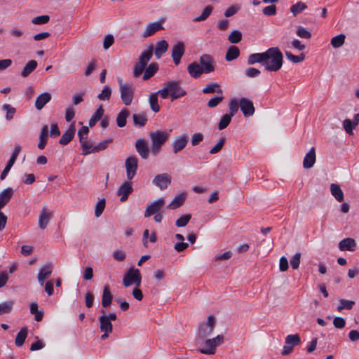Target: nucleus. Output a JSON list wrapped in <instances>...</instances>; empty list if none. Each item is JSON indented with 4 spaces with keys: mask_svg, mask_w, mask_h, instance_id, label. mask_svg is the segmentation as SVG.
Wrapping results in <instances>:
<instances>
[{
    "mask_svg": "<svg viewBox=\"0 0 359 359\" xmlns=\"http://www.w3.org/2000/svg\"><path fill=\"white\" fill-rule=\"evenodd\" d=\"M215 318L214 316L210 315L208 317V321L203 323L199 325L198 328V338L196 340V344L198 346L202 345L201 339H205L212 332L215 326Z\"/></svg>",
    "mask_w": 359,
    "mask_h": 359,
    "instance_id": "6",
    "label": "nucleus"
},
{
    "mask_svg": "<svg viewBox=\"0 0 359 359\" xmlns=\"http://www.w3.org/2000/svg\"><path fill=\"white\" fill-rule=\"evenodd\" d=\"M130 114L128 109L123 108L116 116V124L118 127L123 128L126 125V120Z\"/></svg>",
    "mask_w": 359,
    "mask_h": 359,
    "instance_id": "38",
    "label": "nucleus"
},
{
    "mask_svg": "<svg viewBox=\"0 0 359 359\" xmlns=\"http://www.w3.org/2000/svg\"><path fill=\"white\" fill-rule=\"evenodd\" d=\"M111 142H112V139H111V138L106 139V140L99 142L97 144H96L95 146L93 147V152L97 153V152H100L101 151L106 149L108 147L109 144Z\"/></svg>",
    "mask_w": 359,
    "mask_h": 359,
    "instance_id": "54",
    "label": "nucleus"
},
{
    "mask_svg": "<svg viewBox=\"0 0 359 359\" xmlns=\"http://www.w3.org/2000/svg\"><path fill=\"white\" fill-rule=\"evenodd\" d=\"M53 213L46 206H43L39 215V226L41 229H45L48 226Z\"/></svg>",
    "mask_w": 359,
    "mask_h": 359,
    "instance_id": "15",
    "label": "nucleus"
},
{
    "mask_svg": "<svg viewBox=\"0 0 359 359\" xmlns=\"http://www.w3.org/2000/svg\"><path fill=\"white\" fill-rule=\"evenodd\" d=\"M104 111L102 106L100 105L89 120L88 125L90 127L94 126L102 118Z\"/></svg>",
    "mask_w": 359,
    "mask_h": 359,
    "instance_id": "43",
    "label": "nucleus"
},
{
    "mask_svg": "<svg viewBox=\"0 0 359 359\" xmlns=\"http://www.w3.org/2000/svg\"><path fill=\"white\" fill-rule=\"evenodd\" d=\"M141 273L137 269L130 267L123 275V284L125 287H130L133 285L139 287L141 285Z\"/></svg>",
    "mask_w": 359,
    "mask_h": 359,
    "instance_id": "7",
    "label": "nucleus"
},
{
    "mask_svg": "<svg viewBox=\"0 0 359 359\" xmlns=\"http://www.w3.org/2000/svg\"><path fill=\"white\" fill-rule=\"evenodd\" d=\"M81 144L83 155L86 156L91 153H94L93 144L90 141L84 140L81 142Z\"/></svg>",
    "mask_w": 359,
    "mask_h": 359,
    "instance_id": "53",
    "label": "nucleus"
},
{
    "mask_svg": "<svg viewBox=\"0 0 359 359\" xmlns=\"http://www.w3.org/2000/svg\"><path fill=\"white\" fill-rule=\"evenodd\" d=\"M198 63L204 74H210L215 69L216 62L209 54H203L201 55Z\"/></svg>",
    "mask_w": 359,
    "mask_h": 359,
    "instance_id": "8",
    "label": "nucleus"
},
{
    "mask_svg": "<svg viewBox=\"0 0 359 359\" xmlns=\"http://www.w3.org/2000/svg\"><path fill=\"white\" fill-rule=\"evenodd\" d=\"M2 109L6 112L5 118L7 121H11L13 118L15 114L16 113L15 108L9 104H4L2 105Z\"/></svg>",
    "mask_w": 359,
    "mask_h": 359,
    "instance_id": "49",
    "label": "nucleus"
},
{
    "mask_svg": "<svg viewBox=\"0 0 359 359\" xmlns=\"http://www.w3.org/2000/svg\"><path fill=\"white\" fill-rule=\"evenodd\" d=\"M126 175L129 180L133 179L136 175L138 167V158L135 156H128L125 163Z\"/></svg>",
    "mask_w": 359,
    "mask_h": 359,
    "instance_id": "9",
    "label": "nucleus"
},
{
    "mask_svg": "<svg viewBox=\"0 0 359 359\" xmlns=\"http://www.w3.org/2000/svg\"><path fill=\"white\" fill-rule=\"evenodd\" d=\"M357 123L352 121L351 120L346 118L343 121V127L344 130L349 135L353 134V129L356 127Z\"/></svg>",
    "mask_w": 359,
    "mask_h": 359,
    "instance_id": "55",
    "label": "nucleus"
},
{
    "mask_svg": "<svg viewBox=\"0 0 359 359\" xmlns=\"http://www.w3.org/2000/svg\"><path fill=\"white\" fill-rule=\"evenodd\" d=\"M21 149L22 148L20 144H15V148H14V149L12 152V154L11 156V158L8 160V161L7 162L6 167L4 168L3 172H1V174L0 175V179L1 180H4L6 177L8 173L9 172L12 166L15 163V162L18 158V156L19 155V154L21 151Z\"/></svg>",
    "mask_w": 359,
    "mask_h": 359,
    "instance_id": "14",
    "label": "nucleus"
},
{
    "mask_svg": "<svg viewBox=\"0 0 359 359\" xmlns=\"http://www.w3.org/2000/svg\"><path fill=\"white\" fill-rule=\"evenodd\" d=\"M283 55L278 47H271L265 51L263 67L269 72H278L283 66Z\"/></svg>",
    "mask_w": 359,
    "mask_h": 359,
    "instance_id": "1",
    "label": "nucleus"
},
{
    "mask_svg": "<svg viewBox=\"0 0 359 359\" xmlns=\"http://www.w3.org/2000/svg\"><path fill=\"white\" fill-rule=\"evenodd\" d=\"M135 149L142 158L147 159L149 158V149L145 140H137L135 142Z\"/></svg>",
    "mask_w": 359,
    "mask_h": 359,
    "instance_id": "21",
    "label": "nucleus"
},
{
    "mask_svg": "<svg viewBox=\"0 0 359 359\" xmlns=\"http://www.w3.org/2000/svg\"><path fill=\"white\" fill-rule=\"evenodd\" d=\"M171 182L172 177L168 173L158 174L152 180L153 184L159 188L161 191L166 189L171 184Z\"/></svg>",
    "mask_w": 359,
    "mask_h": 359,
    "instance_id": "12",
    "label": "nucleus"
},
{
    "mask_svg": "<svg viewBox=\"0 0 359 359\" xmlns=\"http://www.w3.org/2000/svg\"><path fill=\"white\" fill-rule=\"evenodd\" d=\"M165 200L163 198H159L154 202L149 203L144 212V217H149L156 213H158L164 205Z\"/></svg>",
    "mask_w": 359,
    "mask_h": 359,
    "instance_id": "16",
    "label": "nucleus"
},
{
    "mask_svg": "<svg viewBox=\"0 0 359 359\" xmlns=\"http://www.w3.org/2000/svg\"><path fill=\"white\" fill-rule=\"evenodd\" d=\"M301 342V339L299 334H289L285 337V344L284 345L282 351L283 355H289L293 350L294 346Z\"/></svg>",
    "mask_w": 359,
    "mask_h": 359,
    "instance_id": "11",
    "label": "nucleus"
},
{
    "mask_svg": "<svg viewBox=\"0 0 359 359\" xmlns=\"http://www.w3.org/2000/svg\"><path fill=\"white\" fill-rule=\"evenodd\" d=\"M356 248V242L352 238H346L341 240L339 243V248L341 251H354Z\"/></svg>",
    "mask_w": 359,
    "mask_h": 359,
    "instance_id": "24",
    "label": "nucleus"
},
{
    "mask_svg": "<svg viewBox=\"0 0 359 359\" xmlns=\"http://www.w3.org/2000/svg\"><path fill=\"white\" fill-rule=\"evenodd\" d=\"M242 39V34L239 30L235 29L228 36V40L231 43H237Z\"/></svg>",
    "mask_w": 359,
    "mask_h": 359,
    "instance_id": "60",
    "label": "nucleus"
},
{
    "mask_svg": "<svg viewBox=\"0 0 359 359\" xmlns=\"http://www.w3.org/2000/svg\"><path fill=\"white\" fill-rule=\"evenodd\" d=\"M345 38L346 36L343 34L335 36L331 39V45L333 48H338L344 43Z\"/></svg>",
    "mask_w": 359,
    "mask_h": 359,
    "instance_id": "52",
    "label": "nucleus"
},
{
    "mask_svg": "<svg viewBox=\"0 0 359 359\" xmlns=\"http://www.w3.org/2000/svg\"><path fill=\"white\" fill-rule=\"evenodd\" d=\"M113 296L110 292L109 286L105 285L103 289L102 304L104 308L108 307L112 302Z\"/></svg>",
    "mask_w": 359,
    "mask_h": 359,
    "instance_id": "35",
    "label": "nucleus"
},
{
    "mask_svg": "<svg viewBox=\"0 0 359 359\" xmlns=\"http://www.w3.org/2000/svg\"><path fill=\"white\" fill-rule=\"evenodd\" d=\"M239 55L240 50L238 48L235 46H231L226 51L225 59L226 61L230 62L238 57Z\"/></svg>",
    "mask_w": 359,
    "mask_h": 359,
    "instance_id": "41",
    "label": "nucleus"
},
{
    "mask_svg": "<svg viewBox=\"0 0 359 359\" xmlns=\"http://www.w3.org/2000/svg\"><path fill=\"white\" fill-rule=\"evenodd\" d=\"M133 122L135 126L142 127L147 122V117L144 113L135 114L133 116Z\"/></svg>",
    "mask_w": 359,
    "mask_h": 359,
    "instance_id": "45",
    "label": "nucleus"
},
{
    "mask_svg": "<svg viewBox=\"0 0 359 359\" xmlns=\"http://www.w3.org/2000/svg\"><path fill=\"white\" fill-rule=\"evenodd\" d=\"M30 313L34 315V319L37 322H40L43 316V312L39 310L38 304L33 302L30 305Z\"/></svg>",
    "mask_w": 359,
    "mask_h": 359,
    "instance_id": "44",
    "label": "nucleus"
},
{
    "mask_svg": "<svg viewBox=\"0 0 359 359\" xmlns=\"http://www.w3.org/2000/svg\"><path fill=\"white\" fill-rule=\"evenodd\" d=\"M316 162V151L314 147H311L309 151L305 155L303 160V167L305 169L311 168Z\"/></svg>",
    "mask_w": 359,
    "mask_h": 359,
    "instance_id": "25",
    "label": "nucleus"
},
{
    "mask_svg": "<svg viewBox=\"0 0 359 359\" xmlns=\"http://www.w3.org/2000/svg\"><path fill=\"white\" fill-rule=\"evenodd\" d=\"M164 21V19H162L159 21L149 22L142 32V36L143 38H147L154 35L157 32L164 29L163 26Z\"/></svg>",
    "mask_w": 359,
    "mask_h": 359,
    "instance_id": "13",
    "label": "nucleus"
},
{
    "mask_svg": "<svg viewBox=\"0 0 359 359\" xmlns=\"http://www.w3.org/2000/svg\"><path fill=\"white\" fill-rule=\"evenodd\" d=\"M224 341V336L218 334L212 339H206L204 343L202 342L204 346L199 348L198 351L205 355H213L216 352L217 347L222 345Z\"/></svg>",
    "mask_w": 359,
    "mask_h": 359,
    "instance_id": "5",
    "label": "nucleus"
},
{
    "mask_svg": "<svg viewBox=\"0 0 359 359\" xmlns=\"http://www.w3.org/2000/svg\"><path fill=\"white\" fill-rule=\"evenodd\" d=\"M286 57L293 63H299L304 60L305 55L304 53H301L299 55H294L290 51L285 52Z\"/></svg>",
    "mask_w": 359,
    "mask_h": 359,
    "instance_id": "56",
    "label": "nucleus"
},
{
    "mask_svg": "<svg viewBox=\"0 0 359 359\" xmlns=\"http://www.w3.org/2000/svg\"><path fill=\"white\" fill-rule=\"evenodd\" d=\"M111 95V88L109 86H104L102 92L97 95V98L100 100L108 101L110 100Z\"/></svg>",
    "mask_w": 359,
    "mask_h": 359,
    "instance_id": "50",
    "label": "nucleus"
},
{
    "mask_svg": "<svg viewBox=\"0 0 359 359\" xmlns=\"http://www.w3.org/2000/svg\"><path fill=\"white\" fill-rule=\"evenodd\" d=\"M149 137L151 140V152L153 155L156 156L168 139L169 134L166 131L156 130L150 132Z\"/></svg>",
    "mask_w": 359,
    "mask_h": 359,
    "instance_id": "2",
    "label": "nucleus"
},
{
    "mask_svg": "<svg viewBox=\"0 0 359 359\" xmlns=\"http://www.w3.org/2000/svg\"><path fill=\"white\" fill-rule=\"evenodd\" d=\"M75 128L73 124H72L69 128L63 133L61 138L60 139L59 143L62 145H67L74 137L75 135Z\"/></svg>",
    "mask_w": 359,
    "mask_h": 359,
    "instance_id": "28",
    "label": "nucleus"
},
{
    "mask_svg": "<svg viewBox=\"0 0 359 359\" xmlns=\"http://www.w3.org/2000/svg\"><path fill=\"white\" fill-rule=\"evenodd\" d=\"M37 67V62L34 60H29L22 69L20 75L23 78L27 77Z\"/></svg>",
    "mask_w": 359,
    "mask_h": 359,
    "instance_id": "34",
    "label": "nucleus"
},
{
    "mask_svg": "<svg viewBox=\"0 0 359 359\" xmlns=\"http://www.w3.org/2000/svg\"><path fill=\"white\" fill-rule=\"evenodd\" d=\"M213 10V7L212 6H207L202 11V13L194 18V22H201L205 20L211 14Z\"/></svg>",
    "mask_w": 359,
    "mask_h": 359,
    "instance_id": "48",
    "label": "nucleus"
},
{
    "mask_svg": "<svg viewBox=\"0 0 359 359\" xmlns=\"http://www.w3.org/2000/svg\"><path fill=\"white\" fill-rule=\"evenodd\" d=\"M114 43V37L112 34H107L103 40V48L104 50L109 49Z\"/></svg>",
    "mask_w": 359,
    "mask_h": 359,
    "instance_id": "64",
    "label": "nucleus"
},
{
    "mask_svg": "<svg viewBox=\"0 0 359 359\" xmlns=\"http://www.w3.org/2000/svg\"><path fill=\"white\" fill-rule=\"evenodd\" d=\"M187 72L191 77L194 79L199 78L203 73L201 65L197 62H192L187 66Z\"/></svg>",
    "mask_w": 359,
    "mask_h": 359,
    "instance_id": "23",
    "label": "nucleus"
},
{
    "mask_svg": "<svg viewBox=\"0 0 359 359\" xmlns=\"http://www.w3.org/2000/svg\"><path fill=\"white\" fill-rule=\"evenodd\" d=\"M53 271L51 264H47L43 266L39 271L37 279L41 286L43 285L46 279L49 278Z\"/></svg>",
    "mask_w": 359,
    "mask_h": 359,
    "instance_id": "20",
    "label": "nucleus"
},
{
    "mask_svg": "<svg viewBox=\"0 0 359 359\" xmlns=\"http://www.w3.org/2000/svg\"><path fill=\"white\" fill-rule=\"evenodd\" d=\"M158 69V65L157 63H151L147 68L145 67L143 79L144 81L149 79L157 72Z\"/></svg>",
    "mask_w": 359,
    "mask_h": 359,
    "instance_id": "39",
    "label": "nucleus"
},
{
    "mask_svg": "<svg viewBox=\"0 0 359 359\" xmlns=\"http://www.w3.org/2000/svg\"><path fill=\"white\" fill-rule=\"evenodd\" d=\"M186 199V194H180L176 196L170 203L168 205V208L175 210L180 207Z\"/></svg>",
    "mask_w": 359,
    "mask_h": 359,
    "instance_id": "36",
    "label": "nucleus"
},
{
    "mask_svg": "<svg viewBox=\"0 0 359 359\" xmlns=\"http://www.w3.org/2000/svg\"><path fill=\"white\" fill-rule=\"evenodd\" d=\"M219 95L212 97L208 102V106L210 108L217 107L224 99L223 93L218 94Z\"/></svg>",
    "mask_w": 359,
    "mask_h": 359,
    "instance_id": "63",
    "label": "nucleus"
},
{
    "mask_svg": "<svg viewBox=\"0 0 359 359\" xmlns=\"http://www.w3.org/2000/svg\"><path fill=\"white\" fill-rule=\"evenodd\" d=\"M50 93L46 92L39 95L35 101V107L37 110H41L43 107L50 101Z\"/></svg>",
    "mask_w": 359,
    "mask_h": 359,
    "instance_id": "27",
    "label": "nucleus"
},
{
    "mask_svg": "<svg viewBox=\"0 0 359 359\" xmlns=\"http://www.w3.org/2000/svg\"><path fill=\"white\" fill-rule=\"evenodd\" d=\"M202 91L204 94L217 93V94L222 95L223 93L222 88L217 83H210L208 84L205 88H203Z\"/></svg>",
    "mask_w": 359,
    "mask_h": 359,
    "instance_id": "42",
    "label": "nucleus"
},
{
    "mask_svg": "<svg viewBox=\"0 0 359 359\" xmlns=\"http://www.w3.org/2000/svg\"><path fill=\"white\" fill-rule=\"evenodd\" d=\"M231 121V116L228 114H225L222 116L219 122L218 123V129L219 130L225 129Z\"/></svg>",
    "mask_w": 359,
    "mask_h": 359,
    "instance_id": "57",
    "label": "nucleus"
},
{
    "mask_svg": "<svg viewBox=\"0 0 359 359\" xmlns=\"http://www.w3.org/2000/svg\"><path fill=\"white\" fill-rule=\"evenodd\" d=\"M149 102L151 109L154 112L157 113L160 111V107L158 103V95L157 93H153L149 97Z\"/></svg>",
    "mask_w": 359,
    "mask_h": 359,
    "instance_id": "46",
    "label": "nucleus"
},
{
    "mask_svg": "<svg viewBox=\"0 0 359 359\" xmlns=\"http://www.w3.org/2000/svg\"><path fill=\"white\" fill-rule=\"evenodd\" d=\"M185 50L184 44L182 42H177L172 49V57L175 65H178Z\"/></svg>",
    "mask_w": 359,
    "mask_h": 359,
    "instance_id": "17",
    "label": "nucleus"
},
{
    "mask_svg": "<svg viewBox=\"0 0 359 359\" xmlns=\"http://www.w3.org/2000/svg\"><path fill=\"white\" fill-rule=\"evenodd\" d=\"M13 193V189L11 187H8L0 192V210L10 201Z\"/></svg>",
    "mask_w": 359,
    "mask_h": 359,
    "instance_id": "26",
    "label": "nucleus"
},
{
    "mask_svg": "<svg viewBox=\"0 0 359 359\" xmlns=\"http://www.w3.org/2000/svg\"><path fill=\"white\" fill-rule=\"evenodd\" d=\"M117 81L121 99L123 103L126 106L130 105L133 100L135 92V88L133 84L124 83L123 79L120 77L118 78Z\"/></svg>",
    "mask_w": 359,
    "mask_h": 359,
    "instance_id": "4",
    "label": "nucleus"
},
{
    "mask_svg": "<svg viewBox=\"0 0 359 359\" xmlns=\"http://www.w3.org/2000/svg\"><path fill=\"white\" fill-rule=\"evenodd\" d=\"M101 312L103 315L99 318L100 330L102 332H111L113 330L111 323L105 318L104 311L102 310Z\"/></svg>",
    "mask_w": 359,
    "mask_h": 359,
    "instance_id": "29",
    "label": "nucleus"
},
{
    "mask_svg": "<svg viewBox=\"0 0 359 359\" xmlns=\"http://www.w3.org/2000/svg\"><path fill=\"white\" fill-rule=\"evenodd\" d=\"M133 191L131 183L124 182L118 188L117 195L121 196L120 201L123 202L128 199V195Z\"/></svg>",
    "mask_w": 359,
    "mask_h": 359,
    "instance_id": "22",
    "label": "nucleus"
},
{
    "mask_svg": "<svg viewBox=\"0 0 359 359\" xmlns=\"http://www.w3.org/2000/svg\"><path fill=\"white\" fill-rule=\"evenodd\" d=\"M153 55V47L151 46L147 49L144 50L140 57L138 62L135 64L133 67V76L139 77L144 72L145 67Z\"/></svg>",
    "mask_w": 359,
    "mask_h": 359,
    "instance_id": "3",
    "label": "nucleus"
},
{
    "mask_svg": "<svg viewBox=\"0 0 359 359\" xmlns=\"http://www.w3.org/2000/svg\"><path fill=\"white\" fill-rule=\"evenodd\" d=\"M240 107L245 117L252 116L255 113V107L251 100L242 97L239 100Z\"/></svg>",
    "mask_w": 359,
    "mask_h": 359,
    "instance_id": "19",
    "label": "nucleus"
},
{
    "mask_svg": "<svg viewBox=\"0 0 359 359\" xmlns=\"http://www.w3.org/2000/svg\"><path fill=\"white\" fill-rule=\"evenodd\" d=\"M265 57V52L253 53L248 56L247 62L249 65H255V63H260L262 66L264 65Z\"/></svg>",
    "mask_w": 359,
    "mask_h": 359,
    "instance_id": "33",
    "label": "nucleus"
},
{
    "mask_svg": "<svg viewBox=\"0 0 359 359\" xmlns=\"http://www.w3.org/2000/svg\"><path fill=\"white\" fill-rule=\"evenodd\" d=\"M167 86L172 100H177L187 94V92L182 88L178 81H168L167 83Z\"/></svg>",
    "mask_w": 359,
    "mask_h": 359,
    "instance_id": "10",
    "label": "nucleus"
},
{
    "mask_svg": "<svg viewBox=\"0 0 359 359\" xmlns=\"http://www.w3.org/2000/svg\"><path fill=\"white\" fill-rule=\"evenodd\" d=\"M191 215L189 214L181 216L180 218L177 219L175 222L176 226L178 227L185 226L191 219Z\"/></svg>",
    "mask_w": 359,
    "mask_h": 359,
    "instance_id": "62",
    "label": "nucleus"
},
{
    "mask_svg": "<svg viewBox=\"0 0 359 359\" xmlns=\"http://www.w3.org/2000/svg\"><path fill=\"white\" fill-rule=\"evenodd\" d=\"M168 43L165 40L158 41L154 48V54L157 59H160L161 56L168 50Z\"/></svg>",
    "mask_w": 359,
    "mask_h": 359,
    "instance_id": "30",
    "label": "nucleus"
},
{
    "mask_svg": "<svg viewBox=\"0 0 359 359\" xmlns=\"http://www.w3.org/2000/svg\"><path fill=\"white\" fill-rule=\"evenodd\" d=\"M354 304H355L354 301L346 300V299H342L339 300V305L337 306V310L339 311H341L343 309L350 310L353 308Z\"/></svg>",
    "mask_w": 359,
    "mask_h": 359,
    "instance_id": "58",
    "label": "nucleus"
},
{
    "mask_svg": "<svg viewBox=\"0 0 359 359\" xmlns=\"http://www.w3.org/2000/svg\"><path fill=\"white\" fill-rule=\"evenodd\" d=\"M48 137V127L47 125H43L41 128V130L39 134V141L38 143V147L40 149H43L47 144Z\"/></svg>",
    "mask_w": 359,
    "mask_h": 359,
    "instance_id": "31",
    "label": "nucleus"
},
{
    "mask_svg": "<svg viewBox=\"0 0 359 359\" xmlns=\"http://www.w3.org/2000/svg\"><path fill=\"white\" fill-rule=\"evenodd\" d=\"M105 208V199L102 198L99 200V201L95 205V217H100L103 212Z\"/></svg>",
    "mask_w": 359,
    "mask_h": 359,
    "instance_id": "61",
    "label": "nucleus"
},
{
    "mask_svg": "<svg viewBox=\"0 0 359 359\" xmlns=\"http://www.w3.org/2000/svg\"><path fill=\"white\" fill-rule=\"evenodd\" d=\"M13 302L8 301L0 304V316L11 312L13 306Z\"/></svg>",
    "mask_w": 359,
    "mask_h": 359,
    "instance_id": "59",
    "label": "nucleus"
},
{
    "mask_svg": "<svg viewBox=\"0 0 359 359\" xmlns=\"http://www.w3.org/2000/svg\"><path fill=\"white\" fill-rule=\"evenodd\" d=\"M306 8L307 6L305 3L299 1L290 7V12L294 16H296L306 9Z\"/></svg>",
    "mask_w": 359,
    "mask_h": 359,
    "instance_id": "47",
    "label": "nucleus"
},
{
    "mask_svg": "<svg viewBox=\"0 0 359 359\" xmlns=\"http://www.w3.org/2000/svg\"><path fill=\"white\" fill-rule=\"evenodd\" d=\"M330 192L338 202H342L344 201V192L337 184L332 183L330 184Z\"/></svg>",
    "mask_w": 359,
    "mask_h": 359,
    "instance_id": "32",
    "label": "nucleus"
},
{
    "mask_svg": "<svg viewBox=\"0 0 359 359\" xmlns=\"http://www.w3.org/2000/svg\"><path fill=\"white\" fill-rule=\"evenodd\" d=\"M188 140V135L185 134L176 137L172 143L173 153L177 154L184 149L187 144Z\"/></svg>",
    "mask_w": 359,
    "mask_h": 359,
    "instance_id": "18",
    "label": "nucleus"
},
{
    "mask_svg": "<svg viewBox=\"0 0 359 359\" xmlns=\"http://www.w3.org/2000/svg\"><path fill=\"white\" fill-rule=\"evenodd\" d=\"M150 241L151 243H156L157 241V236L154 231H153L149 235V231L148 229H145L143 232L142 235V244L145 248L148 247V241Z\"/></svg>",
    "mask_w": 359,
    "mask_h": 359,
    "instance_id": "40",
    "label": "nucleus"
},
{
    "mask_svg": "<svg viewBox=\"0 0 359 359\" xmlns=\"http://www.w3.org/2000/svg\"><path fill=\"white\" fill-rule=\"evenodd\" d=\"M28 334V329L27 327H22L19 332L17 334L15 337V344L16 346L20 347L22 346Z\"/></svg>",
    "mask_w": 359,
    "mask_h": 359,
    "instance_id": "37",
    "label": "nucleus"
},
{
    "mask_svg": "<svg viewBox=\"0 0 359 359\" xmlns=\"http://www.w3.org/2000/svg\"><path fill=\"white\" fill-rule=\"evenodd\" d=\"M240 107L239 101L236 98H233L230 100L229 102V116L231 117L235 116V114L238 111Z\"/></svg>",
    "mask_w": 359,
    "mask_h": 359,
    "instance_id": "51",
    "label": "nucleus"
}]
</instances>
